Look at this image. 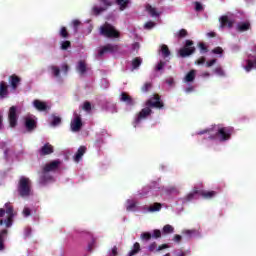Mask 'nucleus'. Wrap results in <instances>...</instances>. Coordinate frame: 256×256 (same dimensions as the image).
<instances>
[{
  "label": "nucleus",
  "mask_w": 256,
  "mask_h": 256,
  "mask_svg": "<svg viewBox=\"0 0 256 256\" xmlns=\"http://www.w3.org/2000/svg\"><path fill=\"white\" fill-rule=\"evenodd\" d=\"M233 127H219L214 125V133L209 136V139L215 141V139H219L221 142L229 141L231 136L234 133Z\"/></svg>",
  "instance_id": "obj_1"
},
{
  "label": "nucleus",
  "mask_w": 256,
  "mask_h": 256,
  "mask_svg": "<svg viewBox=\"0 0 256 256\" xmlns=\"http://www.w3.org/2000/svg\"><path fill=\"white\" fill-rule=\"evenodd\" d=\"M99 33L102 37H106L107 39H119V37H121V32L116 30L115 26L109 24V22H105L100 26Z\"/></svg>",
  "instance_id": "obj_2"
},
{
  "label": "nucleus",
  "mask_w": 256,
  "mask_h": 256,
  "mask_svg": "<svg viewBox=\"0 0 256 256\" xmlns=\"http://www.w3.org/2000/svg\"><path fill=\"white\" fill-rule=\"evenodd\" d=\"M17 191L20 197H23V198L30 197L31 196V179L25 176L20 177Z\"/></svg>",
  "instance_id": "obj_3"
},
{
  "label": "nucleus",
  "mask_w": 256,
  "mask_h": 256,
  "mask_svg": "<svg viewBox=\"0 0 256 256\" xmlns=\"http://www.w3.org/2000/svg\"><path fill=\"white\" fill-rule=\"evenodd\" d=\"M60 165L61 161L59 160H54L50 163L45 164V166L42 169V176L40 177V182L46 183V181H50L51 176L47 175V173H51V171H57Z\"/></svg>",
  "instance_id": "obj_4"
},
{
  "label": "nucleus",
  "mask_w": 256,
  "mask_h": 256,
  "mask_svg": "<svg viewBox=\"0 0 256 256\" xmlns=\"http://www.w3.org/2000/svg\"><path fill=\"white\" fill-rule=\"evenodd\" d=\"M193 45H195L193 40H186L184 47L179 50L180 57L185 58L193 55L196 51V48Z\"/></svg>",
  "instance_id": "obj_5"
},
{
  "label": "nucleus",
  "mask_w": 256,
  "mask_h": 256,
  "mask_svg": "<svg viewBox=\"0 0 256 256\" xmlns=\"http://www.w3.org/2000/svg\"><path fill=\"white\" fill-rule=\"evenodd\" d=\"M8 121L12 128L17 127V122L19 121V115H17V106H11L8 111Z\"/></svg>",
  "instance_id": "obj_6"
},
{
  "label": "nucleus",
  "mask_w": 256,
  "mask_h": 256,
  "mask_svg": "<svg viewBox=\"0 0 256 256\" xmlns=\"http://www.w3.org/2000/svg\"><path fill=\"white\" fill-rule=\"evenodd\" d=\"M6 207V214L7 219L4 221L3 219H0V226L5 223L6 227H11L13 225V217H15V214L13 213V206L9 205V203L5 204Z\"/></svg>",
  "instance_id": "obj_7"
},
{
  "label": "nucleus",
  "mask_w": 256,
  "mask_h": 256,
  "mask_svg": "<svg viewBox=\"0 0 256 256\" xmlns=\"http://www.w3.org/2000/svg\"><path fill=\"white\" fill-rule=\"evenodd\" d=\"M146 106L154 107L155 109H163L164 104L161 101V96H159V94H154V96L146 102Z\"/></svg>",
  "instance_id": "obj_8"
},
{
  "label": "nucleus",
  "mask_w": 256,
  "mask_h": 256,
  "mask_svg": "<svg viewBox=\"0 0 256 256\" xmlns=\"http://www.w3.org/2000/svg\"><path fill=\"white\" fill-rule=\"evenodd\" d=\"M152 110L149 107L143 108L137 115L136 119L134 120V127H137L143 121V119H147L149 115H151Z\"/></svg>",
  "instance_id": "obj_9"
},
{
  "label": "nucleus",
  "mask_w": 256,
  "mask_h": 256,
  "mask_svg": "<svg viewBox=\"0 0 256 256\" xmlns=\"http://www.w3.org/2000/svg\"><path fill=\"white\" fill-rule=\"evenodd\" d=\"M8 83L12 91H17L18 87L21 85V77L17 76V74H12L8 77Z\"/></svg>",
  "instance_id": "obj_10"
},
{
  "label": "nucleus",
  "mask_w": 256,
  "mask_h": 256,
  "mask_svg": "<svg viewBox=\"0 0 256 256\" xmlns=\"http://www.w3.org/2000/svg\"><path fill=\"white\" fill-rule=\"evenodd\" d=\"M70 127L74 133L81 131V127H83V121L81 120V116L76 114L74 120L70 124Z\"/></svg>",
  "instance_id": "obj_11"
},
{
  "label": "nucleus",
  "mask_w": 256,
  "mask_h": 256,
  "mask_svg": "<svg viewBox=\"0 0 256 256\" xmlns=\"http://www.w3.org/2000/svg\"><path fill=\"white\" fill-rule=\"evenodd\" d=\"M119 51V46L118 45H112V44H107L102 49L98 52V55L100 57H103L105 53H117Z\"/></svg>",
  "instance_id": "obj_12"
},
{
  "label": "nucleus",
  "mask_w": 256,
  "mask_h": 256,
  "mask_svg": "<svg viewBox=\"0 0 256 256\" xmlns=\"http://www.w3.org/2000/svg\"><path fill=\"white\" fill-rule=\"evenodd\" d=\"M55 148L50 143L44 144L39 150L38 153L40 157H45L46 155H51L54 153Z\"/></svg>",
  "instance_id": "obj_13"
},
{
  "label": "nucleus",
  "mask_w": 256,
  "mask_h": 256,
  "mask_svg": "<svg viewBox=\"0 0 256 256\" xmlns=\"http://www.w3.org/2000/svg\"><path fill=\"white\" fill-rule=\"evenodd\" d=\"M24 127L28 131V133H32V131H35L37 129V121L35 119L26 117L24 120Z\"/></svg>",
  "instance_id": "obj_14"
},
{
  "label": "nucleus",
  "mask_w": 256,
  "mask_h": 256,
  "mask_svg": "<svg viewBox=\"0 0 256 256\" xmlns=\"http://www.w3.org/2000/svg\"><path fill=\"white\" fill-rule=\"evenodd\" d=\"M120 101L122 103H125L129 107H133V105H135V100L133 99V97H131V95L127 94L126 92H122L120 94Z\"/></svg>",
  "instance_id": "obj_15"
},
{
  "label": "nucleus",
  "mask_w": 256,
  "mask_h": 256,
  "mask_svg": "<svg viewBox=\"0 0 256 256\" xmlns=\"http://www.w3.org/2000/svg\"><path fill=\"white\" fill-rule=\"evenodd\" d=\"M9 97V85L7 82L1 81L0 82V99H7Z\"/></svg>",
  "instance_id": "obj_16"
},
{
  "label": "nucleus",
  "mask_w": 256,
  "mask_h": 256,
  "mask_svg": "<svg viewBox=\"0 0 256 256\" xmlns=\"http://www.w3.org/2000/svg\"><path fill=\"white\" fill-rule=\"evenodd\" d=\"M163 249H169V245L167 244H162L160 246L157 247V242H153L148 246V251H150V253H153L155 251L159 252V251H163Z\"/></svg>",
  "instance_id": "obj_17"
},
{
  "label": "nucleus",
  "mask_w": 256,
  "mask_h": 256,
  "mask_svg": "<svg viewBox=\"0 0 256 256\" xmlns=\"http://www.w3.org/2000/svg\"><path fill=\"white\" fill-rule=\"evenodd\" d=\"M85 153H87V147L80 146L78 148L76 154L74 155L75 163H79V161H81L83 159V155H85Z\"/></svg>",
  "instance_id": "obj_18"
},
{
  "label": "nucleus",
  "mask_w": 256,
  "mask_h": 256,
  "mask_svg": "<svg viewBox=\"0 0 256 256\" xmlns=\"http://www.w3.org/2000/svg\"><path fill=\"white\" fill-rule=\"evenodd\" d=\"M219 21L221 29H224V27H228V29H231V27H233V21L229 20L228 16H221Z\"/></svg>",
  "instance_id": "obj_19"
},
{
  "label": "nucleus",
  "mask_w": 256,
  "mask_h": 256,
  "mask_svg": "<svg viewBox=\"0 0 256 256\" xmlns=\"http://www.w3.org/2000/svg\"><path fill=\"white\" fill-rule=\"evenodd\" d=\"M33 105L37 111H47L49 109V106H47V103L41 101V100H34Z\"/></svg>",
  "instance_id": "obj_20"
},
{
  "label": "nucleus",
  "mask_w": 256,
  "mask_h": 256,
  "mask_svg": "<svg viewBox=\"0 0 256 256\" xmlns=\"http://www.w3.org/2000/svg\"><path fill=\"white\" fill-rule=\"evenodd\" d=\"M199 195L201 197H203V199H213V197L217 196V192L216 191H205V190H200V192H198Z\"/></svg>",
  "instance_id": "obj_21"
},
{
  "label": "nucleus",
  "mask_w": 256,
  "mask_h": 256,
  "mask_svg": "<svg viewBox=\"0 0 256 256\" xmlns=\"http://www.w3.org/2000/svg\"><path fill=\"white\" fill-rule=\"evenodd\" d=\"M249 29H251V23L249 22H240L237 25V31H239L240 33L249 31Z\"/></svg>",
  "instance_id": "obj_22"
},
{
  "label": "nucleus",
  "mask_w": 256,
  "mask_h": 256,
  "mask_svg": "<svg viewBox=\"0 0 256 256\" xmlns=\"http://www.w3.org/2000/svg\"><path fill=\"white\" fill-rule=\"evenodd\" d=\"M7 233H9L7 229L0 231V251L5 249V237H7Z\"/></svg>",
  "instance_id": "obj_23"
},
{
  "label": "nucleus",
  "mask_w": 256,
  "mask_h": 256,
  "mask_svg": "<svg viewBox=\"0 0 256 256\" xmlns=\"http://www.w3.org/2000/svg\"><path fill=\"white\" fill-rule=\"evenodd\" d=\"M115 3H116V5H118V7L121 11H125V9H127V7H129L131 0H115Z\"/></svg>",
  "instance_id": "obj_24"
},
{
  "label": "nucleus",
  "mask_w": 256,
  "mask_h": 256,
  "mask_svg": "<svg viewBox=\"0 0 256 256\" xmlns=\"http://www.w3.org/2000/svg\"><path fill=\"white\" fill-rule=\"evenodd\" d=\"M146 11L151 17H159L161 15V12H157V8L151 6V4L146 5Z\"/></svg>",
  "instance_id": "obj_25"
},
{
  "label": "nucleus",
  "mask_w": 256,
  "mask_h": 256,
  "mask_svg": "<svg viewBox=\"0 0 256 256\" xmlns=\"http://www.w3.org/2000/svg\"><path fill=\"white\" fill-rule=\"evenodd\" d=\"M77 71L80 75H85V73H87V64H85V61L78 62Z\"/></svg>",
  "instance_id": "obj_26"
},
{
  "label": "nucleus",
  "mask_w": 256,
  "mask_h": 256,
  "mask_svg": "<svg viewBox=\"0 0 256 256\" xmlns=\"http://www.w3.org/2000/svg\"><path fill=\"white\" fill-rule=\"evenodd\" d=\"M197 74L196 70H190L186 76H185V81L186 83H193L195 81V75Z\"/></svg>",
  "instance_id": "obj_27"
},
{
  "label": "nucleus",
  "mask_w": 256,
  "mask_h": 256,
  "mask_svg": "<svg viewBox=\"0 0 256 256\" xmlns=\"http://www.w3.org/2000/svg\"><path fill=\"white\" fill-rule=\"evenodd\" d=\"M105 11H107V7L94 6L92 8V14L95 15V17H99V15H101V13H105Z\"/></svg>",
  "instance_id": "obj_28"
},
{
  "label": "nucleus",
  "mask_w": 256,
  "mask_h": 256,
  "mask_svg": "<svg viewBox=\"0 0 256 256\" xmlns=\"http://www.w3.org/2000/svg\"><path fill=\"white\" fill-rule=\"evenodd\" d=\"M155 185H157V182H153L152 185H147L142 189V192L139 193L140 197H145L151 191V189H155Z\"/></svg>",
  "instance_id": "obj_29"
},
{
  "label": "nucleus",
  "mask_w": 256,
  "mask_h": 256,
  "mask_svg": "<svg viewBox=\"0 0 256 256\" xmlns=\"http://www.w3.org/2000/svg\"><path fill=\"white\" fill-rule=\"evenodd\" d=\"M244 69L246 73H250V71H253V69H255V60H246V66L244 67Z\"/></svg>",
  "instance_id": "obj_30"
},
{
  "label": "nucleus",
  "mask_w": 256,
  "mask_h": 256,
  "mask_svg": "<svg viewBox=\"0 0 256 256\" xmlns=\"http://www.w3.org/2000/svg\"><path fill=\"white\" fill-rule=\"evenodd\" d=\"M160 51H161L162 57H164V59H167V57H169L171 55V51L169 50V46H167L165 44L161 45Z\"/></svg>",
  "instance_id": "obj_31"
},
{
  "label": "nucleus",
  "mask_w": 256,
  "mask_h": 256,
  "mask_svg": "<svg viewBox=\"0 0 256 256\" xmlns=\"http://www.w3.org/2000/svg\"><path fill=\"white\" fill-rule=\"evenodd\" d=\"M139 251H141V244H139V242H135L133 245V248L129 252L128 256L137 255V253H139Z\"/></svg>",
  "instance_id": "obj_32"
},
{
  "label": "nucleus",
  "mask_w": 256,
  "mask_h": 256,
  "mask_svg": "<svg viewBox=\"0 0 256 256\" xmlns=\"http://www.w3.org/2000/svg\"><path fill=\"white\" fill-rule=\"evenodd\" d=\"M199 188L194 187L192 192H190L187 196H186V201H193V199H195V195H199Z\"/></svg>",
  "instance_id": "obj_33"
},
{
  "label": "nucleus",
  "mask_w": 256,
  "mask_h": 256,
  "mask_svg": "<svg viewBox=\"0 0 256 256\" xmlns=\"http://www.w3.org/2000/svg\"><path fill=\"white\" fill-rule=\"evenodd\" d=\"M163 205L159 202L154 203L152 206H149L148 211L155 213V211H161Z\"/></svg>",
  "instance_id": "obj_34"
},
{
  "label": "nucleus",
  "mask_w": 256,
  "mask_h": 256,
  "mask_svg": "<svg viewBox=\"0 0 256 256\" xmlns=\"http://www.w3.org/2000/svg\"><path fill=\"white\" fill-rule=\"evenodd\" d=\"M141 63H143V60L141 57H136L132 60V68L133 69H139L141 67Z\"/></svg>",
  "instance_id": "obj_35"
},
{
  "label": "nucleus",
  "mask_w": 256,
  "mask_h": 256,
  "mask_svg": "<svg viewBox=\"0 0 256 256\" xmlns=\"http://www.w3.org/2000/svg\"><path fill=\"white\" fill-rule=\"evenodd\" d=\"M52 127H57L58 125H61V117L52 115V121L50 123Z\"/></svg>",
  "instance_id": "obj_36"
},
{
  "label": "nucleus",
  "mask_w": 256,
  "mask_h": 256,
  "mask_svg": "<svg viewBox=\"0 0 256 256\" xmlns=\"http://www.w3.org/2000/svg\"><path fill=\"white\" fill-rule=\"evenodd\" d=\"M59 35L62 37V39H69V32L67 31V27H61Z\"/></svg>",
  "instance_id": "obj_37"
},
{
  "label": "nucleus",
  "mask_w": 256,
  "mask_h": 256,
  "mask_svg": "<svg viewBox=\"0 0 256 256\" xmlns=\"http://www.w3.org/2000/svg\"><path fill=\"white\" fill-rule=\"evenodd\" d=\"M214 131H215V126H212L210 128H206V129H204L202 131H199L197 133V135H205V134L209 133L210 136H211V135H213Z\"/></svg>",
  "instance_id": "obj_38"
},
{
  "label": "nucleus",
  "mask_w": 256,
  "mask_h": 256,
  "mask_svg": "<svg viewBox=\"0 0 256 256\" xmlns=\"http://www.w3.org/2000/svg\"><path fill=\"white\" fill-rule=\"evenodd\" d=\"M70 47H71V41L69 40L62 41L60 44V49L62 51H67V49H70Z\"/></svg>",
  "instance_id": "obj_39"
},
{
  "label": "nucleus",
  "mask_w": 256,
  "mask_h": 256,
  "mask_svg": "<svg viewBox=\"0 0 256 256\" xmlns=\"http://www.w3.org/2000/svg\"><path fill=\"white\" fill-rule=\"evenodd\" d=\"M163 233H165V235H169L171 233H174L175 231V228H173V226L169 225V224H166L164 227H163Z\"/></svg>",
  "instance_id": "obj_40"
},
{
  "label": "nucleus",
  "mask_w": 256,
  "mask_h": 256,
  "mask_svg": "<svg viewBox=\"0 0 256 256\" xmlns=\"http://www.w3.org/2000/svg\"><path fill=\"white\" fill-rule=\"evenodd\" d=\"M49 69H51L54 77H59V75H61V69H59V67L52 65L49 66Z\"/></svg>",
  "instance_id": "obj_41"
},
{
  "label": "nucleus",
  "mask_w": 256,
  "mask_h": 256,
  "mask_svg": "<svg viewBox=\"0 0 256 256\" xmlns=\"http://www.w3.org/2000/svg\"><path fill=\"white\" fill-rule=\"evenodd\" d=\"M135 207H137V202L128 200V205L126 207L127 211H135Z\"/></svg>",
  "instance_id": "obj_42"
},
{
  "label": "nucleus",
  "mask_w": 256,
  "mask_h": 256,
  "mask_svg": "<svg viewBox=\"0 0 256 256\" xmlns=\"http://www.w3.org/2000/svg\"><path fill=\"white\" fill-rule=\"evenodd\" d=\"M153 87V85L151 84V82H146L142 88L141 91L142 93H147L149 91V89H151Z\"/></svg>",
  "instance_id": "obj_43"
},
{
  "label": "nucleus",
  "mask_w": 256,
  "mask_h": 256,
  "mask_svg": "<svg viewBox=\"0 0 256 256\" xmlns=\"http://www.w3.org/2000/svg\"><path fill=\"white\" fill-rule=\"evenodd\" d=\"M167 65V62L160 60V62L156 65L155 71H163V67Z\"/></svg>",
  "instance_id": "obj_44"
},
{
  "label": "nucleus",
  "mask_w": 256,
  "mask_h": 256,
  "mask_svg": "<svg viewBox=\"0 0 256 256\" xmlns=\"http://www.w3.org/2000/svg\"><path fill=\"white\" fill-rule=\"evenodd\" d=\"M183 235H186L187 237H192L193 235H197V230H184Z\"/></svg>",
  "instance_id": "obj_45"
},
{
  "label": "nucleus",
  "mask_w": 256,
  "mask_h": 256,
  "mask_svg": "<svg viewBox=\"0 0 256 256\" xmlns=\"http://www.w3.org/2000/svg\"><path fill=\"white\" fill-rule=\"evenodd\" d=\"M100 3H102V7H106V10L113 5V2H111V0H100Z\"/></svg>",
  "instance_id": "obj_46"
},
{
  "label": "nucleus",
  "mask_w": 256,
  "mask_h": 256,
  "mask_svg": "<svg viewBox=\"0 0 256 256\" xmlns=\"http://www.w3.org/2000/svg\"><path fill=\"white\" fill-rule=\"evenodd\" d=\"M151 237L153 236L149 232H144L141 234V239H143L144 241H150Z\"/></svg>",
  "instance_id": "obj_47"
},
{
  "label": "nucleus",
  "mask_w": 256,
  "mask_h": 256,
  "mask_svg": "<svg viewBox=\"0 0 256 256\" xmlns=\"http://www.w3.org/2000/svg\"><path fill=\"white\" fill-rule=\"evenodd\" d=\"M213 72L216 74V75H219L220 77H223V75H225V72L223 71V68L221 67H216Z\"/></svg>",
  "instance_id": "obj_48"
},
{
  "label": "nucleus",
  "mask_w": 256,
  "mask_h": 256,
  "mask_svg": "<svg viewBox=\"0 0 256 256\" xmlns=\"http://www.w3.org/2000/svg\"><path fill=\"white\" fill-rule=\"evenodd\" d=\"M155 25L156 24L153 21L146 22L145 25H144V29L151 30V29H153V27H155Z\"/></svg>",
  "instance_id": "obj_49"
},
{
  "label": "nucleus",
  "mask_w": 256,
  "mask_h": 256,
  "mask_svg": "<svg viewBox=\"0 0 256 256\" xmlns=\"http://www.w3.org/2000/svg\"><path fill=\"white\" fill-rule=\"evenodd\" d=\"M198 47L202 53H207L209 51V49L205 46V43H203V42H200L198 44Z\"/></svg>",
  "instance_id": "obj_50"
},
{
  "label": "nucleus",
  "mask_w": 256,
  "mask_h": 256,
  "mask_svg": "<svg viewBox=\"0 0 256 256\" xmlns=\"http://www.w3.org/2000/svg\"><path fill=\"white\" fill-rule=\"evenodd\" d=\"M72 25L74 27V32L77 33L79 29V25H81V21L79 20H73Z\"/></svg>",
  "instance_id": "obj_51"
},
{
  "label": "nucleus",
  "mask_w": 256,
  "mask_h": 256,
  "mask_svg": "<svg viewBox=\"0 0 256 256\" xmlns=\"http://www.w3.org/2000/svg\"><path fill=\"white\" fill-rule=\"evenodd\" d=\"M195 5V11H197L198 13L203 11V4H201L200 2H194Z\"/></svg>",
  "instance_id": "obj_52"
},
{
  "label": "nucleus",
  "mask_w": 256,
  "mask_h": 256,
  "mask_svg": "<svg viewBox=\"0 0 256 256\" xmlns=\"http://www.w3.org/2000/svg\"><path fill=\"white\" fill-rule=\"evenodd\" d=\"M152 237H153L154 239H159V238H161V230L155 229V230L153 231Z\"/></svg>",
  "instance_id": "obj_53"
},
{
  "label": "nucleus",
  "mask_w": 256,
  "mask_h": 256,
  "mask_svg": "<svg viewBox=\"0 0 256 256\" xmlns=\"http://www.w3.org/2000/svg\"><path fill=\"white\" fill-rule=\"evenodd\" d=\"M207 59L205 57H200L198 60L195 61V65H205Z\"/></svg>",
  "instance_id": "obj_54"
},
{
  "label": "nucleus",
  "mask_w": 256,
  "mask_h": 256,
  "mask_svg": "<svg viewBox=\"0 0 256 256\" xmlns=\"http://www.w3.org/2000/svg\"><path fill=\"white\" fill-rule=\"evenodd\" d=\"M83 110L87 112L91 111V102L89 101L84 102Z\"/></svg>",
  "instance_id": "obj_55"
},
{
  "label": "nucleus",
  "mask_w": 256,
  "mask_h": 256,
  "mask_svg": "<svg viewBox=\"0 0 256 256\" xmlns=\"http://www.w3.org/2000/svg\"><path fill=\"white\" fill-rule=\"evenodd\" d=\"M187 35H188V32H187L185 29H181V30L179 31V33H178V37H179L180 39H183V37H187Z\"/></svg>",
  "instance_id": "obj_56"
},
{
  "label": "nucleus",
  "mask_w": 256,
  "mask_h": 256,
  "mask_svg": "<svg viewBox=\"0 0 256 256\" xmlns=\"http://www.w3.org/2000/svg\"><path fill=\"white\" fill-rule=\"evenodd\" d=\"M212 53H214V55H221L223 53V48L216 47L212 50Z\"/></svg>",
  "instance_id": "obj_57"
},
{
  "label": "nucleus",
  "mask_w": 256,
  "mask_h": 256,
  "mask_svg": "<svg viewBox=\"0 0 256 256\" xmlns=\"http://www.w3.org/2000/svg\"><path fill=\"white\" fill-rule=\"evenodd\" d=\"M215 63H217V59L208 60V61L206 62V67H207V68L213 67V65H215Z\"/></svg>",
  "instance_id": "obj_58"
},
{
  "label": "nucleus",
  "mask_w": 256,
  "mask_h": 256,
  "mask_svg": "<svg viewBox=\"0 0 256 256\" xmlns=\"http://www.w3.org/2000/svg\"><path fill=\"white\" fill-rule=\"evenodd\" d=\"M23 215H24V217H29V215H31V209L25 207L23 209Z\"/></svg>",
  "instance_id": "obj_59"
},
{
  "label": "nucleus",
  "mask_w": 256,
  "mask_h": 256,
  "mask_svg": "<svg viewBox=\"0 0 256 256\" xmlns=\"http://www.w3.org/2000/svg\"><path fill=\"white\" fill-rule=\"evenodd\" d=\"M119 252L117 251V246H114L111 250L110 256H117Z\"/></svg>",
  "instance_id": "obj_60"
},
{
  "label": "nucleus",
  "mask_w": 256,
  "mask_h": 256,
  "mask_svg": "<svg viewBox=\"0 0 256 256\" xmlns=\"http://www.w3.org/2000/svg\"><path fill=\"white\" fill-rule=\"evenodd\" d=\"M181 239H183V238L181 237V235L176 234V235H174L173 241H175L176 243H181Z\"/></svg>",
  "instance_id": "obj_61"
},
{
  "label": "nucleus",
  "mask_w": 256,
  "mask_h": 256,
  "mask_svg": "<svg viewBox=\"0 0 256 256\" xmlns=\"http://www.w3.org/2000/svg\"><path fill=\"white\" fill-rule=\"evenodd\" d=\"M62 71L65 74L69 73V65H67V64L62 65Z\"/></svg>",
  "instance_id": "obj_62"
},
{
  "label": "nucleus",
  "mask_w": 256,
  "mask_h": 256,
  "mask_svg": "<svg viewBox=\"0 0 256 256\" xmlns=\"http://www.w3.org/2000/svg\"><path fill=\"white\" fill-rule=\"evenodd\" d=\"M194 90H195V87H193V86H190V87H188V88L185 89V91H186L187 93H191V92H193Z\"/></svg>",
  "instance_id": "obj_63"
},
{
  "label": "nucleus",
  "mask_w": 256,
  "mask_h": 256,
  "mask_svg": "<svg viewBox=\"0 0 256 256\" xmlns=\"http://www.w3.org/2000/svg\"><path fill=\"white\" fill-rule=\"evenodd\" d=\"M0 217H5V209L0 208Z\"/></svg>",
  "instance_id": "obj_64"
}]
</instances>
